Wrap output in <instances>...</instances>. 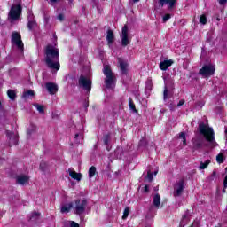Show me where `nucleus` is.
<instances>
[{
	"mask_svg": "<svg viewBox=\"0 0 227 227\" xmlns=\"http://www.w3.org/2000/svg\"><path fill=\"white\" fill-rule=\"evenodd\" d=\"M45 63L48 68L51 70H59L61 64H59V49L54 47V45L48 44L45 47Z\"/></svg>",
	"mask_w": 227,
	"mask_h": 227,
	"instance_id": "obj_1",
	"label": "nucleus"
},
{
	"mask_svg": "<svg viewBox=\"0 0 227 227\" xmlns=\"http://www.w3.org/2000/svg\"><path fill=\"white\" fill-rule=\"evenodd\" d=\"M103 74L106 76L105 84L107 90H111V88H114L116 86V75L113 73V69H111V66L106 65L103 68Z\"/></svg>",
	"mask_w": 227,
	"mask_h": 227,
	"instance_id": "obj_2",
	"label": "nucleus"
},
{
	"mask_svg": "<svg viewBox=\"0 0 227 227\" xmlns=\"http://www.w3.org/2000/svg\"><path fill=\"white\" fill-rule=\"evenodd\" d=\"M199 132L205 137L207 143H214L215 141V132H214V129L204 122L199 124Z\"/></svg>",
	"mask_w": 227,
	"mask_h": 227,
	"instance_id": "obj_3",
	"label": "nucleus"
},
{
	"mask_svg": "<svg viewBox=\"0 0 227 227\" xmlns=\"http://www.w3.org/2000/svg\"><path fill=\"white\" fill-rule=\"evenodd\" d=\"M87 207L88 200L86 199H76L73 201V210L76 215H82Z\"/></svg>",
	"mask_w": 227,
	"mask_h": 227,
	"instance_id": "obj_4",
	"label": "nucleus"
},
{
	"mask_svg": "<svg viewBox=\"0 0 227 227\" xmlns=\"http://www.w3.org/2000/svg\"><path fill=\"white\" fill-rule=\"evenodd\" d=\"M21 14H22V5L16 4L11 7V10L9 12L10 19H12V20H19V19H20Z\"/></svg>",
	"mask_w": 227,
	"mask_h": 227,
	"instance_id": "obj_5",
	"label": "nucleus"
},
{
	"mask_svg": "<svg viewBox=\"0 0 227 227\" xmlns=\"http://www.w3.org/2000/svg\"><path fill=\"white\" fill-rule=\"evenodd\" d=\"M12 43H14L20 52H24V43L22 42V35L19 32H12Z\"/></svg>",
	"mask_w": 227,
	"mask_h": 227,
	"instance_id": "obj_6",
	"label": "nucleus"
},
{
	"mask_svg": "<svg viewBox=\"0 0 227 227\" xmlns=\"http://www.w3.org/2000/svg\"><path fill=\"white\" fill-rule=\"evenodd\" d=\"M199 74L202 75V77H211V75L215 74V67L212 66V64L204 65L202 68L200 69Z\"/></svg>",
	"mask_w": 227,
	"mask_h": 227,
	"instance_id": "obj_7",
	"label": "nucleus"
},
{
	"mask_svg": "<svg viewBox=\"0 0 227 227\" xmlns=\"http://www.w3.org/2000/svg\"><path fill=\"white\" fill-rule=\"evenodd\" d=\"M184 189H185V179H180L176 184H174V196L175 198H178V196H182L184 192Z\"/></svg>",
	"mask_w": 227,
	"mask_h": 227,
	"instance_id": "obj_8",
	"label": "nucleus"
},
{
	"mask_svg": "<svg viewBox=\"0 0 227 227\" xmlns=\"http://www.w3.org/2000/svg\"><path fill=\"white\" fill-rule=\"evenodd\" d=\"M121 43L123 47H127L130 43V38H129V27L124 25L121 31Z\"/></svg>",
	"mask_w": 227,
	"mask_h": 227,
	"instance_id": "obj_9",
	"label": "nucleus"
},
{
	"mask_svg": "<svg viewBox=\"0 0 227 227\" xmlns=\"http://www.w3.org/2000/svg\"><path fill=\"white\" fill-rule=\"evenodd\" d=\"M79 86H82L86 91H91V80L86 78L84 75H81L78 80Z\"/></svg>",
	"mask_w": 227,
	"mask_h": 227,
	"instance_id": "obj_10",
	"label": "nucleus"
},
{
	"mask_svg": "<svg viewBox=\"0 0 227 227\" xmlns=\"http://www.w3.org/2000/svg\"><path fill=\"white\" fill-rule=\"evenodd\" d=\"M6 137L9 139V145L12 146V145H19V137L15 135L12 131L6 130Z\"/></svg>",
	"mask_w": 227,
	"mask_h": 227,
	"instance_id": "obj_11",
	"label": "nucleus"
},
{
	"mask_svg": "<svg viewBox=\"0 0 227 227\" xmlns=\"http://www.w3.org/2000/svg\"><path fill=\"white\" fill-rule=\"evenodd\" d=\"M45 87L50 95H56V93H58V84L54 82H46Z\"/></svg>",
	"mask_w": 227,
	"mask_h": 227,
	"instance_id": "obj_12",
	"label": "nucleus"
},
{
	"mask_svg": "<svg viewBox=\"0 0 227 227\" xmlns=\"http://www.w3.org/2000/svg\"><path fill=\"white\" fill-rule=\"evenodd\" d=\"M158 3L161 8H163L165 4H168L169 10H173L175 4H176V0H158Z\"/></svg>",
	"mask_w": 227,
	"mask_h": 227,
	"instance_id": "obj_13",
	"label": "nucleus"
},
{
	"mask_svg": "<svg viewBox=\"0 0 227 227\" xmlns=\"http://www.w3.org/2000/svg\"><path fill=\"white\" fill-rule=\"evenodd\" d=\"M175 63L172 59L169 60H164L160 62V70H162L163 72H166L168 70V67H171Z\"/></svg>",
	"mask_w": 227,
	"mask_h": 227,
	"instance_id": "obj_14",
	"label": "nucleus"
},
{
	"mask_svg": "<svg viewBox=\"0 0 227 227\" xmlns=\"http://www.w3.org/2000/svg\"><path fill=\"white\" fill-rule=\"evenodd\" d=\"M106 41L108 45H113V43H114V32L111 29H108L106 32Z\"/></svg>",
	"mask_w": 227,
	"mask_h": 227,
	"instance_id": "obj_15",
	"label": "nucleus"
},
{
	"mask_svg": "<svg viewBox=\"0 0 227 227\" xmlns=\"http://www.w3.org/2000/svg\"><path fill=\"white\" fill-rule=\"evenodd\" d=\"M119 65L121 68V72L122 75H127L128 74V69L127 67H129V64L121 59L119 60Z\"/></svg>",
	"mask_w": 227,
	"mask_h": 227,
	"instance_id": "obj_16",
	"label": "nucleus"
},
{
	"mask_svg": "<svg viewBox=\"0 0 227 227\" xmlns=\"http://www.w3.org/2000/svg\"><path fill=\"white\" fill-rule=\"evenodd\" d=\"M69 176H71V178H73L74 180H77V182H81L82 178V174L77 173L74 170H70Z\"/></svg>",
	"mask_w": 227,
	"mask_h": 227,
	"instance_id": "obj_17",
	"label": "nucleus"
},
{
	"mask_svg": "<svg viewBox=\"0 0 227 227\" xmlns=\"http://www.w3.org/2000/svg\"><path fill=\"white\" fill-rule=\"evenodd\" d=\"M16 182L20 185H24L25 184H27V182H29V177L27 176H18Z\"/></svg>",
	"mask_w": 227,
	"mask_h": 227,
	"instance_id": "obj_18",
	"label": "nucleus"
},
{
	"mask_svg": "<svg viewBox=\"0 0 227 227\" xmlns=\"http://www.w3.org/2000/svg\"><path fill=\"white\" fill-rule=\"evenodd\" d=\"M153 205L156 207L159 208L160 207V195L159 193H156L153 197Z\"/></svg>",
	"mask_w": 227,
	"mask_h": 227,
	"instance_id": "obj_19",
	"label": "nucleus"
},
{
	"mask_svg": "<svg viewBox=\"0 0 227 227\" xmlns=\"http://www.w3.org/2000/svg\"><path fill=\"white\" fill-rule=\"evenodd\" d=\"M72 208L74 209V202H70L66 206H62L60 212H62V214H68Z\"/></svg>",
	"mask_w": 227,
	"mask_h": 227,
	"instance_id": "obj_20",
	"label": "nucleus"
},
{
	"mask_svg": "<svg viewBox=\"0 0 227 227\" xmlns=\"http://www.w3.org/2000/svg\"><path fill=\"white\" fill-rule=\"evenodd\" d=\"M203 142L200 139H196L193 141V148L194 150H200V148H202Z\"/></svg>",
	"mask_w": 227,
	"mask_h": 227,
	"instance_id": "obj_21",
	"label": "nucleus"
},
{
	"mask_svg": "<svg viewBox=\"0 0 227 227\" xmlns=\"http://www.w3.org/2000/svg\"><path fill=\"white\" fill-rule=\"evenodd\" d=\"M128 100H129V109L133 111V113H137V109L136 108V104H134V100L132 99V98H129Z\"/></svg>",
	"mask_w": 227,
	"mask_h": 227,
	"instance_id": "obj_22",
	"label": "nucleus"
},
{
	"mask_svg": "<svg viewBox=\"0 0 227 227\" xmlns=\"http://www.w3.org/2000/svg\"><path fill=\"white\" fill-rule=\"evenodd\" d=\"M109 141H111V133H107L103 137V142L105 146H109Z\"/></svg>",
	"mask_w": 227,
	"mask_h": 227,
	"instance_id": "obj_23",
	"label": "nucleus"
},
{
	"mask_svg": "<svg viewBox=\"0 0 227 227\" xmlns=\"http://www.w3.org/2000/svg\"><path fill=\"white\" fill-rule=\"evenodd\" d=\"M97 175V168L92 166L89 168V178H93Z\"/></svg>",
	"mask_w": 227,
	"mask_h": 227,
	"instance_id": "obj_24",
	"label": "nucleus"
},
{
	"mask_svg": "<svg viewBox=\"0 0 227 227\" xmlns=\"http://www.w3.org/2000/svg\"><path fill=\"white\" fill-rule=\"evenodd\" d=\"M7 95L11 100H15V98H17V94L13 90H8Z\"/></svg>",
	"mask_w": 227,
	"mask_h": 227,
	"instance_id": "obj_25",
	"label": "nucleus"
},
{
	"mask_svg": "<svg viewBox=\"0 0 227 227\" xmlns=\"http://www.w3.org/2000/svg\"><path fill=\"white\" fill-rule=\"evenodd\" d=\"M23 98H29V97H35V91L34 90H27L23 92L22 95Z\"/></svg>",
	"mask_w": 227,
	"mask_h": 227,
	"instance_id": "obj_26",
	"label": "nucleus"
},
{
	"mask_svg": "<svg viewBox=\"0 0 227 227\" xmlns=\"http://www.w3.org/2000/svg\"><path fill=\"white\" fill-rule=\"evenodd\" d=\"M35 107L37 109V111L41 114H43V113H45V108L43 107V106L40 105V104H35L34 105Z\"/></svg>",
	"mask_w": 227,
	"mask_h": 227,
	"instance_id": "obj_27",
	"label": "nucleus"
},
{
	"mask_svg": "<svg viewBox=\"0 0 227 227\" xmlns=\"http://www.w3.org/2000/svg\"><path fill=\"white\" fill-rule=\"evenodd\" d=\"M27 27H28L29 31H33V28L36 27V21L29 20L27 23Z\"/></svg>",
	"mask_w": 227,
	"mask_h": 227,
	"instance_id": "obj_28",
	"label": "nucleus"
},
{
	"mask_svg": "<svg viewBox=\"0 0 227 227\" xmlns=\"http://www.w3.org/2000/svg\"><path fill=\"white\" fill-rule=\"evenodd\" d=\"M209 164H210V160H207L205 162L201 161L200 169H207V168H208Z\"/></svg>",
	"mask_w": 227,
	"mask_h": 227,
	"instance_id": "obj_29",
	"label": "nucleus"
},
{
	"mask_svg": "<svg viewBox=\"0 0 227 227\" xmlns=\"http://www.w3.org/2000/svg\"><path fill=\"white\" fill-rule=\"evenodd\" d=\"M129 214H130V207H125V209L123 211L122 219L125 221V219H127V217H129Z\"/></svg>",
	"mask_w": 227,
	"mask_h": 227,
	"instance_id": "obj_30",
	"label": "nucleus"
},
{
	"mask_svg": "<svg viewBox=\"0 0 227 227\" xmlns=\"http://www.w3.org/2000/svg\"><path fill=\"white\" fill-rule=\"evenodd\" d=\"M179 139H183V145L185 146L187 145V138L185 137V132H181L179 134Z\"/></svg>",
	"mask_w": 227,
	"mask_h": 227,
	"instance_id": "obj_31",
	"label": "nucleus"
},
{
	"mask_svg": "<svg viewBox=\"0 0 227 227\" xmlns=\"http://www.w3.org/2000/svg\"><path fill=\"white\" fill-rule=\"evenodd\" d=\"M216 162H218V164H223V162H224V155H223V153L216 156Z\"/></svg>",
	"mask_w": 227,
	"mask_h": 227,
	"instance_id": "obj_32",
	"label": "nucleus"
},
{
	"mask_svg": "<svg viewBox=\"0 0 227 227\" xmlns=\"http://www.w3.org/2000/svg\"><path fill=\"white\" fill-rule=\"evenodd\" d=\"M39 169L41 171H46L47 170V162L45 161H41L40 165H39Z\"/></svg>",
	"mask_w": 227,
	"mask_h": 227,
	"instance_id": "obj_33",
	"label": "nucleus"
},
{
	"mask_svg": "<svg viewBox=\"0 0 227 227\" xmlns=\"http://www.w3.org/2000/svg\"><path fill=\"white\" fill-rule=\"evenodd\" d=\"M169 95V90H168V87H164V91H163V99L168 100L169 98L168 96Z\"/></svg>",
	"mask_w": 227,
	"mask_h": 227,
	"instance_id": "obj_34",
	"label": "nucleus"
},
{
	"mask_svg": "<svg viewBox=\"0 0 227 227\" xmlns=\"http://www.w3.org/2000/svg\"><path fill=\"white\" fill-rule=\"evenodd\" d=\"M207 15L202 14V15L200 16V24H203V26H205V24H207Z\"/></svg>",
	"mask_w": 227,
	"mask_h": 227,
	"instance_id": "obj_35",
	"label": "nucleus"
},
{
	"mask_svg": "<svg viewBox=\"0 0 227 227\" xmlns=\"http://www.w3.org/2000/svg\"><path fill=\"white\" fill-rule=\"evenodd\" d=\"M34 132H36V126L32 125L30 129H27V134L31 136Z\"/></svg>",
	"mask_w": 227,
	"mask_h": 227,
	"instance_id": "obj_36",
	"label": "nucleus"
},
{
	"mask_svg": "<svg viewBox=\"0 0 227 227\" xmlns=\"http://www.w3.org/2000/svg\"><path fill=\"white\" fill-rule=\"evenodd\" d=\"M38 217H40V213L38 212H33L30 216V221L36 220Z\"/></svg>",
	"mask_w": 227,
	"mask_h": 227,
	"instance_id": "obj_37",
	"label": "nucleus"
},
{
	"mask_svg": "<svg viewBox=\"0 0 227 227\" xmlns=\"http://www.w3.org/2000/svg\"><path fill=\"white\" fill-rule=\"evenodd\" d=\"M147 179L149 182H152L153 180V173L152 172V170H149L147 172Z\"/></svg>",
	"mask_w": 227,
	"mask_h": 227,
	"instance_id": "obj_38",
	"label": "nucleus"
},
{
	"mask_svg": "<svg viewBox=\"0 0 227 227\" xmlns=\"http://www.w3.org/2000/svg\"><path fill=\"white\" fill-rule=\"evenodd\" d=\"M169 19H171V15H170L169 13H166V14L163 16V23L168 22V20H169Z\"/></svg>",
	"mask_w": 227,
	"mask_h": 227,
	"instance_id": "obj_39",
	"label": "nucleus"
},
{
	"mask_svg": "<svg viewBox=\"0 0 227 227\" xmlns=\"http://www.w3.org/2000/svg\"><path fill=\"white\" fill-rule=\"evenodd\" d=\"M58 20H59L60 22H63V20H65V15L63 13H59L57 17Z\"/></svg>",
	"mask_w": 227,
	"mask_h": 227,
	"instance_id": "obj_40",
	"label": "nucleus"
},
{
	"mask_svg": "<svg viewBox=\"0 0 227 227\" xmlns=\"http://www.w3.org/2000/svg\"><path fill=\"white\" fill-rule=\"evenodd\" d=\"M217 177V172L214 170L209 177V180H214L215 178Z\"/></svg>",
	"mask_w": 227,
	"mask_h": 227,
	"instance_id": "obj_41",
	"label": "nucleus"
},
{
	"mask_svg": "<svg viewBox=\"0 0 227 227\" xmlns=\"http://www.w3.org/2000/svg\"><path fill=\"white\" fill-rule=\"evenodd\" d=\"M70 227H81L76 222L71 221Z\"/></svg>",
	"mask_w": 227,
	"mask_h": 227,
	"instance_id": "obj_42",
	"label": "nucleus"
},
{
	"mask_svg": "<svg viewBox=\"0 0 227 227\" xmlns=\"http://www.w3.org/2000/svg\"><path fill=\"white\" fill-rule=\"evenodd\" d=\"M143 192H150V186H148V184L145 185L143 189Z\"/></svg>",
	"mask_w": 227,
	"mask_h": 227,
	"instance_id": "obj_43",
	"label": "nucleus"
},
{
	"mask_svg": "<svg viewBox=\"0 0 227 227\" xmlns=\"http://www.w3.org/2000/svg\"><path fill=\"white\" fill-rule=\"evenodd\" d=\"M185 104V100L184 99H181L178 104H177V107H182V106H184Z\"/></svg>",
	"mask_w": 227,
	"mask_h": 227,
	"instance_id": "obj_44",
	"label": "nucleus"
},
{
	"mask_svg": "<svg viewBox=\"0 0 227 227\" xmlns=\"http://www.w3.org/2000/svg\"><path fill=\"white\" fill-rule=\"evenodd\" d=\"M83 107H85L86 111H88V107H90V101H84Z\"/></svg>",
	"mask_w": 227,
	"mask_h": 227,
	"instance_id": "obj_45",
	"label": "nucleus"
},
{
	"mask_svg": "<svg viewBox=\"0 0 227 227\" xmlns=\"http://www.w3.org/2000/svg\"><path fill=\"white\" fill-rule=\"evenodd\" d=\"M218 3L221 6H224V4L227 3V0H218Z\"/></svg>",
	"mask_w": 227,
	"mask_h": 227,
	"instance_id": "obj_46",
	"label": "nucleus"
},
{
	"mask_svg": "<svg viewBox=\"0 0 227 227\" xmlns=\"http://www.w3.org/2000/svg\"><path fill=\"white\" fill-rule=\"evenodd\" d=\"M223 187H224V189H227V175L225 176V177L223 179Z\"/></svg>",
	"mask_w": 227,
	"mask_h": 227,
	"instance_id": "obj_47",
	"label": "nucleus"
},
{
	"mask_svg": "<svg viewBox=\"0 0 227 227\" xmlns=\"http://www.w3.org/2000/svg\"><path fill=\"white\" fill-rule=\"evenodd\" d=\"M59 1H61V0H50V2H51L52 4H56V3H59Z\"/></svg>",
	"mask_w": 227,
	"mask_h": 227,
	"instance_id": "obj_48",
	"label": "nucleus"
},
{
	"mask_svg": "<svg viewBox=\"0 0 227 227\" xmlns=\"http://www.w3.org/2000/svg\"><path fill=\"white\" fill-rule=\"evenodd\" d=\"M79 137V134H75L74 138L77 139Z\"/></svg>",
	"mask_w": 227,
	"mask_h": 227,
	"instance_id": "obj_49",
	"label": "nucleus"
},
{
	"mask_svg": "<svg viewBox=\"0 0 227 227\" xmlns=\"http://www.w3.org/2000/svg\"><path fill=\"white\" fill-rule=\"evenodd\" d=\"M186 218H187V215H184L183 219H186Z\"/></svg>",
	"mask_w": 227,
	"mask_h": 227,
	"instance_id": "obj_50",
	"label": "nucleus"
},
{
	"mask_svg": "<svg viewBox=\"0 0 227 227\" xmlns=\"http://www.w3.org/2000/svg\"><path fill=\"white\" fill-rule=\"evenodd\" d=\"M140 0H133V3H139Z\"/></svg>",
	"mask_w": 227,
	"mask_h": 227,
	"instance_id": "obj_51",
	"label": "nucleus"
},
{
	"mask_svg": "<svg viewBox=\"0 0 227 227\" xmlns=\"http://www.w3.org/2000/svg\"><path fill=\"white\" fill-rule=\"evenodd\" d=\"M223 192H226V188L223 187Z\"/></svg>",
	"mask_w": 227,
	"mask_h": 227,
	"instance_id": "obj_52",
	"label": "nucleus"
},
{
	"mask_svg": "<svg viewBox=\"0 0 227 227\" xmlns=\"http://www.w3.org/2000/svg\"><path fill=\"white\" fill-rule=\"evenodd\" d=\"M3 107V103L0 102V109Z\"/></svg>",
	"mask_w": 227,
	"mask_h": 227,
	"instance_id": "obj_53",
	"label": "nucleus"
},
{
	"mask_svg": "<svg viewBox=\"0 0 227 227\" xmlns=\"http://www.w3.org/2000/svg\"><path fill=\"white\" fill-rule=\"evenodd\" d=\"M225 173H227V167L225 168Z\"/></svg>",
	"mask_w": 227,
	"mask_h": 227,
	"instance_id": "obj_54",
	"label": "nucleus"
},
{
	"mask_svg": "<svg viewBox=\"0 0 227 227\" xmlns=\"http://www.w3.org/2000/svg\"><path fill=\"white\" fill-rule=\"evenodd\" d=\"M154 175H157V171L154 172Z\"/></svg>",
	"mask_w": 227,
	"mask_h": 227,
	"instance_id": "obj_55",
	"label": "nucleus"
}]
</instances>
